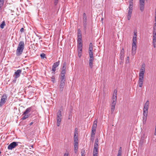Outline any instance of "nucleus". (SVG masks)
<instances>
[{"instance_id": "39448f33", "label": "nucleus", "mask_w": 156, "mask_h": 156, "mask_svg": "<svg viewBox=\"0 0 156 156\" xmlns=\"http://www.w3.org/2000/svg\"><path fill=\"white\" fill-rule=\"evenodd\" d=\"M57 126H59L60 125L62 119L61 111L59 110L57 114Z\"/></svg>"}, {"instance_id": "6ab92c4d", "label": "nucleus", "mask_w": 156, "mask_h": 156, "mask_svg": "<svg viewBox=\"0 0 156 156\" xmlns=\"http://www.w3.org/2000/svg\"><path fill=\"white\" fill-rule=\"evenodd\" d=\"M149 102L148 100L147 101L145 104L144 105V108L143 110H145L148 111L149 108Z\"/></svg>"}, {"instance_id": "6e6d98bb", "label": "nucleus", "mask_w": 156, "mask_h": 156, "mask_svg": "<svg viewBox=\"0 0 156 156\" xmlns=\"http://www.w3.org/2000/svg\"><path fill=\"white\" fill-rule=\"evenodd\" d=\"M29 147H30L29 148L30 149H31V147L32 148H34V146L33 145H31L30 146H29Z\"/></svg>"}, {"instance_id": "cd10ccee", "label": "nucleus", "mask_w": 156, "mask_h": 156, "mask_svg": "<svg viewBox=\"0 0 156 156\" xmlns=\"http://www.w3.org/2000/svg\"><path fill=\"white\" fill-rule=\"evenodd\" d=\"M77 48L78 49H82V43H77Z\"/></svg>"}, {"instance_id": "680f3d73", "label": "nucleus", "mask_w": 156, "mask_h": 156, "mask_svg": "<svg viewBox=\"0 0 156 156\" xmlns=\"http://www.w3.org/2000/svg\"><path fill=\"white\" fill-rule=\"evenodd\" d=\"M123 63H122V61H121V60H120V64H122Z\"/></svg>"}, {"instance_id": "ea45409f", "label": "nucleus", "mask_w": 156, "mask_h": 156, "mask_svg": "<svg viewBox=\"0 0 156 156\" xmlns=\"http://www.w3.org/2000/svg\"><path fill=\"white\" fill-rule=\"evenodd\" d=\"M117 91L115 89L114 90V93L112 96H116L117 97Z\"/></svg>"}, {"instance_id": "4c0bfd02", "label": "nucleus", "mask_w": 156, "mask_h": 156, "mask_svg": "<svg viewBox=\"0 0 156 156\" xmlns=\"http://www.w3.org/2000/svg\"><path fill=\"white\" fill-rule=\"evenodd\" d=\"M82 49H78V55L79 57H80L81 55Z\"/></svg>"}, {"instance_id": "a211bd4d", "label": "nucleus", "mask_w": 156, "mask_h": 156, "mask_svg": "<svg viewBox=\"0 0 156 156\" xmlns=\"http://www.w3.org/2000/svg\"><path fill=\"white\" fill-rule=\"evenodd\" d=\"M78 149V142H74V151L75 153H77Z\"/></svg>"}, {"instance_id": "3c124183", "label": "nucleus", "mask_w": 156, "mask_h": 156, "mask_svg": "<svg viewBox=\"0 0 156 156\" xmlns=\"http://www.w3.org/2000/svg\"><path fill=\"white\" fill-rule=\"evenodd\" d=\"M119 153H118V154L117 156H121L122 153H120V151H119Z\"/></svg>"}, {"instance_id": "f03ea898", "label": "nucleus", "mask_w": 156, "mask_h": 156, "mask_svg": "<svg viewBox=\"0 0 156 156\" xmlns=\"http://www.w3.org/2000/svg\"><path fill=\"white\" fill-rule=\"evenodd\" d=\"M25 45L24 41H20L16 51V55L17 56H20L22 54Z\"/></svg>"}, {"instance_id": "9b49d317", "label": "nucleus", "mask_w": 156, "mask_h": 156, "mask_svg": "<svg viewBox=\"0 0 156 156\" xmlns=\"http://www.w3.org/2000/svg\"><path fill=\"white\" fill-rule=\"evenodd\" d=\"M145 0H140V11L143 12L144 7Z\"/></svg>"}, {"instance_id": "0eeeda50", "label": "nucleus", "mask_w": 156, "mask_h": 156, "mask_svg": "<svg viewBox=\"0 0 156 156\" xmlns=\"http://www.w3.org/2000/svg\"><path fill=\"white\" fill-rule=\"evenodd\" d=\"M19 142H13L11 143L8 147V149L12 150L13 148H15L18 145V144L20 143Z\"/></svg>"}, {"instance_id": "de8ad7c7", "label": "nucleus", "mask_w": 156, "mask_h": 156, "mask_svg": "<svg viewBox=\"0 0 156 156\" xmlns=\"http://www.w3.org/2000/svg\"><path fill=\"white\" fill-rule=\"evenodd\" d=\"M51 81H52L53 82V83H54L55 82V77H52L51 78Z\"/></svg>"}, {"instance_id": "473e14b6", "label": "nucleus", "mask_w": 156, "mask_h": 156, "mask_svg": "<svg viewBox=\"0 0 156 156\" xmlns=\"http://www.w3.org/2000/svg\"><path fill=\"white\" fill-rule=\"evenodd\" d=\"M120 59L122 61V63H123L124 61V55H120Z\"/></svg>"}, {"instance_id": "603ef678", "label": "nucleus", "mask_w": 156, "mask_h": 156, "mask_svg": "<svg viewBox=\"0 0 156 156\" xmlns=\"http://www.w3.org/2000/svg\"><path fill=\"white\" fill-rule=\"evenodd\" d=\"M72 118V116L70 115H69V116H68V119H71Z\"/></svg>"}, {"instance_id": "a18cd8bd", "label": "nucleus", "mask_w": 156, "mask_h": 156, "mask_svg": "<svg viewBox=\"0 0 156 156\" xmlns=\"http://www.w3.org/2000/svg\"><path fill=\"white\" fill-rule=\"evenodd\" d=\"M58 2V1L57 0H55L54 2V4L55 5H56Z\"/></svg>"}, {"instance_id": "49530a36", "label": "nucleus", "mask_w": 156, "mask_h": 156, "mask_svg": "<svg viewBox=\"0 0 156 156\" xmlns=\"http://www.w3.org/2000/svg\"><path fill=\"white\" fill-rule=\"evenodd\" d=\"M20 31L21 33H23L24 32V29L23 28H22L20 30Z\"/></svg>"}, {"instance_id": "5fc2aeb1", "label": "nucleus", "mask_w": 156, "mask_h": 156, "mask_svg": "<svg viewBox=\"0 0 156 156\" xmlns=\"http://www.w3.org/2000/svg\"><path fill=\"white\" fill-rule=\"evenodd\" d=\"M89 47H93V44L92 43H90L89 44Z\"/></svg>"}, {"instance_id": "864d4df0", "label": "nucleus", "mask_w": 156, "mask_h": 156, "mask_svg": "<svg viewBox=\"0 0 156 156\" xmlns=\"http://www.w3.org/2000/svg\"><path fill=\"white\" fill-rule=\"evenodd\" d=\"M120 151V153H122V148H121V147H120L118 151V153H119V152H120L119 151Z\"/></svg>"}, {"instance_id": "c85d7f7f", "label": "nucleus", "mask_w": 156, "mask_h": 156, "mask_svg": "<svg viewBox=\"0 0 156 156\" xmlns=\"http://www.w3.org/2000/svg\"><path fill=\"white\" fill-rule=\"evenodd\" d=\"M66 62H64L63 63L62 67V69L64 70H66Z\"/></svg>"}, {"instance_id": "4468645a", "label": "nucleus", "mask_w": 156, "mask_h": 156, "mask_svg": "<svg viewBox=\"0 0 156 156\" xmlns=\"http://www.w3.org/2000/svg\"><path fill=\"white\" fill-rule=\"evenodd\" d=\"M22 72V70L21 69H18L15 72V78L16 79V78L19 77L20 76V75Z\"/></svg>"}, {"instance_id": "b1692460", "label": "nucleus", "mask_w": 156, "mask_h": 156, "mask_svg": "<svg viewBox=\"0 0 156 156\" xmlns=\"http://www.w3.org/2000/svg\"><path fill=\"white\" fill-rule=\"evenodd\" d=\"M98 147V138L96 139L94 144V147Z\"/></svg>"}, {"instance_id": "dca6fc26", "label": "nucleus", "mask_w": 156, "mask_h": 156, "mask_svg": "<svg viewBox=\"0 0 156 156\" xmlns=\"http://www.w3.org/2000/svg\"><path fill=\"white\" fill-rule=\"evenodd\" d=\"M144 139L145 134H144L141 137L140 140L139 142V145H140L141 146H142L145 141Z\"/></svg>"}, {"instance_id": "79ce46f5", "label": "nucleus", "mask_w": 156, "mask_h": 156, "mask_svg": "<svg viewBox=\"0 0 156 156\" xmlns=\"http://www.w3.org/2000/svg\"><path fill=\"white\" fill-rule=\"evenodd\" d=\"M4 0H0V6H3L4 3Z\"/></svg>"}, {"instance_id": "4be33fe9", "label": "nucleus", "mask_w": 156, "mask_h": 156, "mask_svg": "<svg viewBox=\"0 0 156 156\" xmlns=\"http://www.w3.org/2000/svg\"><path fill=\"white\" fill-rule=\"evenodd\" d=\"M32 107H30L28 108L24 112L23 114H27L28 113L30 112L32 110Z\"/></svg>"}, {"instance_id": "f257e3e1", "label": "nucleus", "mask_w": 156, "mask_h": 156, "mask_svg": "<svg viewBox=\"0 0 156 156\" xmlns=\"http://www.w3.org/2000/svg\"><path fill=\"white\" fill-rule=\"evenodd\" d=\"M134 36L133 37V43L132 44V48L131 51V55L134 56L136 53L137 48L136 43H137V33L136 32L134 31Z\"/></svg>"}, {"instance_id": "f3484780", "label": "nucleus", "mask_w": 156, "mask_h": 156, "mask_svg": "<svg viewBox=\"0 0 156 156\" xmlns=\"http://www.w3.org/2000/svg\"><path fill=\"white\" fill-rule=\"evenodd\" d=\"M98 147H94L93 151V156H98Z\"/></svg>"}, {"instance_id": "c03bdc74", "label": "nucleus", "mask_w": 156, "mask_h": 156, "mask_svg": "<svg viewBox=\"0 0 156 156\" xmlns=\"http://www.w3.org/2000/svg\"><path fill=\"white\" fill-rule=\"evenodd\" d=\"M129 56H128L126 58V63H129Z\"/></svg>"}, {"instance_id": "2f4dec72", "label": "nucleus", "mask_w": 156, "mask_h": 156, "mask_svg": "<svg viewBox=\"0 0 156 156\" xmlns=\"http://www.w3.org/2000/svg\"><path fill=\"white\" fill-rule=\"evenodd\" d=\"M153 39H156V30H153Z\"/></svg>"}, {"instance_id": "423d86ee", "label": "nucleus", "mask_w": 156, "mask_h": 156, "mask_svg": "<svg viewBox=\"0 0 156 156\" xmlns=\"http://www.w3.org/2000/svg\"><path fill=\"white\" fill-rule=\"evenodd\" d=\"M60 82L59 85L60 90L62 91L65 87L66 82V78H60Z\"/></svg>"}, {"instance_id": "20e7f679", "label": "nucleus", "mask_w": 156, "mask_h": 156, "mask_svg": "<svg viewBox=\"0 0 156 156\" xmlns=\"http://www.w3.org/2000/svg\"><path fill=\"white\" fill-rule=\"evenodd\" d=\"M133 0H129V5L128 7V15L127 16V19L128 20H129L131 16L132 12L133 11Z\"/></svg>"}, {"instance_id": "ddd939ff", "label": "nucleus", "mask_w": 156, "mask_h": 156, "mask_svg": "<svg viewBox=\"0 0 156 156\" xmlns=\"http://www.w3.org/2000/svg\"><path fill=\"white\" fill-rule=\"evenodd\" d=\"M82 35L81 33L80 30H78V33L77 35V43H82Z\"/></svg>"}, {"instance_id": "9d476101", "label": "nucleus", "mask_w": 156, "mask_h": 156, "mask_svg": "<svg viewBox=\"0 0 156 156\" xmlns=\"http://www.w3.org/2000/svg\"><path fill=\"white\" fill-rule=\"evenodd\" d=\"M83 26L84 27V29L85 30L86 29V27L87 25V16H86V14L85 13H83Z\"/></svg>"}, {"instance_id": "4d7b16f0", "label": "nucleus", "mask_w": 156, "mask_h": 156, "mask_svg": "<svg viewBox=\"0 0 156 156\" xmlns=\"http://www.w3.org/2000/svg\"><path fill=\"white\" fill-rule=\"evenodd\" d=\"M2 6H0V12H1L2 9Z\"/></svg>"}, {"instance_id": "37998d69", "label": "nucleus", "mask_w": 156, "mask_h": 156, "mask_svg": "<svg viewBox=\"0 0 156 156\" xmlns=\"http://www.w3.org/2000/svg\"><path fill=\"white\" fill-rule=\"evenodd\" d=\"M40 56L41 58H44L45 56V55L44 53H42L40 55Z\"/></svg>"}, {"instance_id": "0e129e2a", "label": "nucleus", "mask_w": 156, "mask_h": 156, "mask_svg": "<svg viewBox=\"0 0 156 156\" xmlns=\"http://www.w3.org/2000/svg\"><path fill=\"white\" fill-rule=\"evenodd\" d=\"M155 23H156V18H155Z\"/></svg>"}, {"instance_id": "5701e85b", "label": "nucleus", "mask_w": 156, "mask_h": 156, "mask_svg": "<svg viewBox=\"0 0 156 156\" xmlns=\"http://www.w3.org/2000/svg\"><path fill=\"white\" fill-rule=\"evenodd\" d=\"M93 47H89V55H93Z\"/></svg>"}, {"instance_id": "13d9d810", "label": "nucleus", "mask_w": 156, "mask_h": 156, "mask_svg": "<svg viewBox=\"0 0 156 156\" xmlns=\"http://www.w3.org/2000/svg\"><path fill=\"white\" fill-rule=\"evenodd\" d=\"M64 156H69V154H68L65 153L64 154Z\"/></svg>"}, {"instance_id": "f8f14e48", "label": "nucleus", "mask_w": 156, "mask_h": 156, "mask_svg": "<svg viewBox=\"0 0 156 156\" xmlns=\"http://www.w3.org/2000/svg\"><path fill=\"white\" fill-rule=\"evenodd\" d=\"M89 66L90 68H92L93 66V62L94 60L93 55H89Z\"/></svg>"}, {"instance_id": "aec40b11", "label": "nucleus", "mask_w": 156, "mask_h": 156, "mask_svg": "<svg viewBox=\"0 0 156 156\" xmlns=\"http://www.w3.org/2000/svg\"><path fill=\"white\" fill-rule=\"evenodd\" d=\"M66 70L61 69L60 78H66L65 74L66 73Z\"/></svg>"}, {"instance_id": "bb28decb", "label": "nucleus", "mask_w": 156, "mask_h": 156, "mask_svg": "<svg viewBox=\"0 0 156 156\" xmlns=\"http://www.w3.org/2000/svg\"><path fill=\"white\" fill-rule=\"evenodd\" d=\"M23 115H24L22 118V119L23 120H25V119H26L27 118H28L30 115H28L27 114H23Z\"/></svg>"}, {"instance_id": "c9c22d12", "label": "nucleus", "mask_w": 156, "mask_h": 156, "mask_svg": "<svg viewBox=\"0 0 156 156\" xmlns=\"http://www.w3.org/2000/svg\"><path fill=\"white\" fill-rule=\"evenodd\" d=\"M143 123L144 124H145L146 122L147 117H143Z\"/></svg>"}, {"instance_id": "e2e57ef3", "label": "nucleus", "mask_w": 156, "mask_h": 156, "mask_svg": "<svg viewBox=\"0 0 156 156\" xmlns=\"http://www.w3.org/2000/svg\"><path fill=\"white\" fill-rule=\"evenodd\" d=\"M155 18H156V11H155Z\"/></svg>"}, {"instance_id": "f704fd0d", "label": "nucleus", "mask_w": 156, "mask_h": 156, "mask_svg": "<svg viewBox=\"0 0 156 156\" xmlns=\"http://www.w3.org/2000/svg\"><path fill=\"white\" fill-rule=\"evenodd\" d=\"M153 45L154 48H155L156 45V39H153Z\"/></svg>"}, {"instance_id": "e433bc0d", "label": "nucleus", "mask_w": 156, "mask_h": 156, "mask_svg": "<svg viewBox=\"0 0 156 156\" xmlns=\"http://www.w3.org/2000/svg\"><path fill=\"white\" fill-rule=\"evenodd\" d=\"M78 135V129L76 128L75 129L74 135Z\"/></svg>"}, {"instance_id": "7c9ffc66", "label": "nucleus", "mask_w": 156, "mask_h": 156, "mask_svg": "<svg viewBox=\"0 0 156 156\" xmlns=\"http://www.w3.org/2000/svg\"><path fill=\"white\" fill-rule=\"evenodd\" d=\"M5 25V21H2V23L0 25V28L2 29H3L4 26Z\"/></svg>"}, {"instance_id": "09e8293b", "label": "nucleus", "mask_w": 156, "mask_h": 156, "mask_svg": "<svg viewBox=\"0 0 156 156\" xmlns=\"http://www.w3.org/2000/svg\"><path fill=\"white\" fill-rule=\"evenodd\" d=\"M52 71L55 72L56 71V68L54 67H52Z\"/></svg>"}, {"instance_id": "bf43d9fd", "label": "nucleus", "mask_w": 156, "mask_h": 156, "mask_svg": "<svg viewBox=\"0 0 156 156\" xmlns=\"http://www.w3.org/2000/svg\"><path fill=\"white\" fill-rule=\"evenodd\" d=\"M16 79L13 80L12 81V82L13 83H15L16 82Z\"/></svg>"}, {"instance_id": "6e6552de", "label": "nucleus", "mask_w": 156, "mask_h": 156, "mask_svg": "<svg viewBox=\"0 0 156 156\" xmlns=\"http://www.w3.org/2000/svg\"><path fill=\"white\" fill-rule=\"evenodd\" d=\"M7 96L5 94H4L2 97L0 101V106L2 107L5 102Z\"/></svg>"}, {"instance_id": "8fccbe9b", "label": "nucleus", "mask_w": 156, "mask_h": 156, "mask_svg": "<svg viewBox=\"0 0 156 156\" xmlns=\"http://www.w3.org/2000/svg\"><path fill=\"white\" fill-rule=\"evenodd\" d=\"M156 30V23H155L153 27V30Z\"/></svg>"}, {"instance_id": "2eb2a0df", "label": "nucleus", "mask_w": 156, "mask_h": 156, "mask_svg": "<svg viewBox=\"0 0 156 156\" xmlns=\"http://www.w3.org/2000/svg\"><path fill=\"white\" fill-rule=\"evenodd\" d=\"M139 80L138 82L139 86L140 87H142L143 83L144 76H139Z\"/></svg>"}, {"instance_id": "412c9836", "label": "nucleus", "mask_w": 156, "mask_h": 156, "mask_svg": "<svg viewBox=\"0 0 156 156\" xmlns=\"http://www.w3.org/2000/svg\"><path fill=\"white\" fill-rule=\"evenodd\" d=\"M116 96H112V105H116Z\"/></svg>"}, {"instance_id": "7ed1b4c3", "label": "nucleus", "mask_w": 156, "mask_h": 156, "mask_svg": "<svg viewBox=\"0 0 156 156\" xmlns=\"http://www.w3.org/2000/svg\"><path fill=\"white\" fill-rule=\"evenodd\" d=\"M98 121L96 119L94 120L93 122V125L92 127V131L91 134V140L93 142L94 141L96 129L97 127Z\"/></svg>"}, {"instance_id": "72a5a7b5", "label": "nucleus", "mask_w": 156, "mask_h": 156, "mask_svg": "<svg viewBox=\"0 0 156 156\" xmlns=\"http://www.w3.org/2000/svg\"><path fill=\"white\" fill-rule=\"evenodd\" d=\"M74 142H78V135H74Z\"/></svg>"}, {"instance_id": "393cba45", "label": "nucleus", "mask_w": 156, "mask_h": 156, "mask_svg": "<svg viewBox=\"0 0 156 156\" xmlns=\"http://www.w3.org/2000/svg\"><path fill=\"white\" fill-rule=\"evenodd\" d=\"M59 63H60L59 61H58V62H56L54 63L53 65L52 66V67H54L56 68L59 65Z\"/></svg>"}, {"instance_id": "a19ab883", "label": "nucleus", "mask_w": 156, "mask_h": 156, "mask_svg": "<svg viewBox=\"0 0 156 156\" xmlns=\"http://www.w3.org/2000/svg\"><path fill=\"white\" fill-rule=\"evenodd\" d=\"M124 48H122L120 51V55H124Z\"/></svg>"}, {"instance_id": "a878e982", "label": "nucleus", "mask_w": 156, "mask_h": 156, "mask_svg": "<svg viewBox=\"0 0 156 156\" xmlns=\"http://www.w3.org/2000/svg\"><path fill=\"white\" fill-rule=\"evenodd\" d=\"M115 105H112L111 107V113L113 114L114 112Z\"/></svg>"}, {"instance_id": "1a4fd4ad", "label": "nucleus", "mask_w": 156, "mask_h": 156, "mask_svg": "<svg viewBox=\"0 0 156 156\" xmlns=\"http://www.w3.org/2000/svg\"><path fill=\"white\" fill-rule=\"evenodd\" d=\"M145 64L144 63H143L140 69V72L139 74V76H144V74L145 71Z\"/></svg>"}, {"instance_id": "052dcab7", "label": "nucleus", "mask_w": 156, "mask_h": 156, "mask_svg": "<svg viewBox=\"0 0 156 156\" xmlns=\"http://www.w3.org/2000/svg\"><path fill=\"white\" fill-rule=\"evenodd\" d=\"M33 123V122H31L30 123V126H31L32 125Z\"/></svg>"}, {"instance_id": "58836bf2", "label": "nucleus", "mask_w": 156, "mask_h": 156, "mask_svg": "<svg viewBox=\"0 0 156 156\" xmlns=\"http://www.w3.org/2000/svg\"><path fill=\"white\" fill-rule=\"evenodd\" d=\"M85 150L84 149L82 150L81 151V156H85Z\"/></svg>"}, {"instance_id": "c756f323", "label": "nucleus", "mask_w": 156, "mask_h": 156, "mask_svg": "<svg viewBox=\"0 0 156 156\" xmlns=\"http://www.w3.org/2000/svg\"><path fill=\"white\" fill-rule=\"evenodd\" d=\"M148 111L143 110V117H147V116Z\"/></svg>"}]
</instances>
